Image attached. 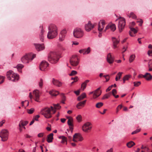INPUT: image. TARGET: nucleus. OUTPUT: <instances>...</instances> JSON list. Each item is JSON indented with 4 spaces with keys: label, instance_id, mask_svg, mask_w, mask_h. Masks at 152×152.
<instances>
[{
    "label": "nucleus",
    "instance_id": "obj_1",
    "mask_svg": "<svg viewBox=\"0 0 152 152\" xmlns=\"http://www.w3.org/2000/svg\"><path fill=\"white\" fill-rule=\"evenodd\" d=\"M49 31L47 34V38L49 39H52L58 35L57 28L55 25H51L48 28Z\"/></svg>",
    "mask_w": 152,
    "mask_h": 152
},
{
    "label": "nucleus",
    "instance_id": "obj_2",
    "mask_svg": "<svg viewBox=\"0 0 152 152\" xmlns=\"http://www.w3.org/2000/svg\"><path fill=\"white\" fill-rule=\"evenodd\" d=\"M59 59V56L58 53L56 52L50 53L48 55V61L52 64L56 63Z\"/></svg>",
    "mask_w": 152,
    "mask_h": 152
},
{
    "label": "nucleus",
    "instance_id": "obj_3",
    "mask_svg": "<svg viewBox=\"0 0 152 152\" xmlns=\"http://www.w3.org/2000/svg\"><path fill=\"white\" fill-rule=\"evenodd\" d=\"M7 76L8 79L13 82H16L19 79V75L17 74L14 73L11 70H10L7 72Z\"/></svg>",
    "mask_w": 152,
    "mask_h": 152
},
{
    "label": "nucleus",
    "instance_id": "obj_4",
    "mask_svg": "<svg viewBox=\"0 0 152 152\" xmlns=\"http://www.w3.org/2000/svg\"><path fill=\"white\" fill-rule=\"evenodd\" d=\"M36 57L35 54H26L21 58V60L23 64L28 63Z\"/></svg>",
    "mask_w": 152,
    "mask_h": 152
},
{
    "label": "nucleus",
    "instance_id": "obj_5",
    "mask_svg": "<svg viewBox=\"0 0 152 152\" xmlns=\"http://www.w3.org/2000/svg\"><path fill=\"white\" fill-rule=\"evenodd\" d=\"M40 113L47 118H50L52 117L51 110L50 108L46 107L42 109Z\"/></svg>",
    "mask_w": 152,
    "mask_h": 152
},
{
    "label": "nucleus",
    "instance_id": "obj_6",
    "mask_svg": "<svg viewBox=\"0 0 152 152\" xmlns=\"http://www.w3.org/2000/svg\"><path fill=\"white\" fill-rule=\"evenodd\" d=\"M73 34L74 37L77 38H80L84 35V32L80 28H76L73 31Z\"/></svg>",
    "mask_w": 152,
    "mask_h": 152
},
{
    "label": "nucleus",
    "instance_id": "obj_7",
    "mask_svg": "<svg viewBox=\"0 0 152 152\" xmlns=\"http://www.w3.org/2000/svg\"><path fill=\"white\" fill-rule=\"evenodd\" d=\"M118 19L119 20L118 24L119 31L121 32L125 26L126 24L125 20L124 18L121 17L118 19H117L116 21Z\"/></svg>",
    "mask_w": 152,
    "mask_h": 152
},
{
    "label": "nucleus",
    "instance_id": "obj_8",
    "mask_svg": "<svg viewBox=\"0 0 152 152\" xmlns=\"http://www.w3.org/2000/svg\"><path fill=\"white\" fill-rule=\"evenodd\" d=\"M92 125L91 123L90 122H87L85 123L82 127L83 131L86 132H89L91 130Z\"/></svg>",
    "mask_w": 152,
    "mask_h": 152
},
{
    "label": "nucleus",
    "instance_id": "obj_9",
    "mask_svg": "<svg viewBox=\"0 0 152 152\" xmlns=\"http://www.w3.org/2000/svg\"><path fill=\"white\" fill-rule=\"evenodd\" d=\"M8 135V131L7 130H2L0 133V137L1 138V140L3 141H5L7 140Z\"/></svg>",
    "mask_w": 152,
    "mask_h": 152
},
{
    "label": "nucleus",
    "instance_id": "obj_10",
    "mask_svg": "<svg viewBox=\"0 0 152 152\" xmlns=\"http://www.w3.org/2000/svg\"><path fill=\"white\" fill-rule=\"evenodd\" d=\"M71 64L74 66H77L79 64L78 58L76 56H73L70 59Z\"/></svg>",
    "mask_w": 152,
    "mask_h": 152
},
{
    "label": "nucleus",
    "instance_id": "obj_11",
    "mask_svg": "<svg viewBox=\"0 0 152 152\" xmlns=\"http://www.w3.org/2000/svg\"><path fill=\"white\" fill-rule=\"evenodd\" d=\"M83 140V138L81 135L79 133H75L73 136V140L74 142L78 141H81Z\"/></svg>",
    "mask_w": 152,
    "mask_h": 152
},
{
    "label": "nucleus",
    "instance_id": "obj_12",
    "mask_svg": "<svg viewBox=\"0 0 152 152\" xmlns=\"http://www.w3.org/2000/svg\"><path fill=\"white\" fill-rule=\"evenodd\" d=\"M48 65V63L46 61H43L39 65L40 69L43 71L45 70Z\"/></svg>",
    "mask_w": 152,
    "mask_h": 152
},
{
    "label": "nucleus",
    "instance_id": "obj_13",
    "mask_svg": "<svg viewBox=\"0 0 152 152\" xmlns=\"http://www.w3.org/2000/svg\"><path fill=\"white\" fill-rule=\"evenodd\" d=\"M94 27V25L92 24L90 21H89L88 23L85 25V30L88 32L93 28Z\"/></svg>",
    "mask_w": 152,
    "mask_h": 152
},
{
    "label": "nucleus",
    "instance_id": "obj_14",
    "mask_svg": "<svg viewBox=\"0 0 152 152\" xmlns=\"http://www.w3.org/2000/svg\"><path fill=\"white\" fill-rule=\"evenodd\" d=\"M66 33V30L65 29H63L61 31L59 35V39L60 41H62L64 39Z\"/></svg>",
    "mask_w": 152,
    "mask_h": 152
},
{
    "label": "nucleus",
    "instance_id": "obj_15",
    "mask_svg": "<svg viewBox=\"0 0 152 152\" xmlns=\"http://www.w3.org/2000/svg\"><path fill=\"white\" fill-rule=\"evenodd\" d=\"M100 87L98 88L95 91H94L93 98L94 99H95L99 96L101 93V92L99 91Z\"/></svg>",
    "mask_w": 152,
    "mask_h": 152
},
{
    "label": "nucleus",
    "instance_id": "obj_16",
    "mask_svg": "<svg viewBox=\"0 0 152 152\" xmlns=\"http://www.w3.org/2000/svg\"><path fill=\"white\" fill-rule=\"evenodd\" d=\"M52 83L53 85L58 87L61 86L62 84L61 82L54 78L52 79Z\"/></svg>",
    "mask_w": 152,
    "mask_h": 152
},
{
    "label": "nucleus",
    "instance_id": "obj_17",
    "mask_svg": "<svg viewBox=\"0 0 152 152\" xmlns=\"http://www.w3.org/2000/svg\"><path fill=\"white\" fill-rule=\"evenodd\" d=\"M109 28L111 30L114 31L116 29L115 25L114 24H109L105 28V30Z\"/></svg>",
    "mask_w": 152,
    "mask_h": 152
},
{
    "label": "nucleus",
    "instance_id": "obj_18",
    "mask_svg": "<svg viewBox=\"0 0 152 152\" xmlns=\"http://www.w3.org/2000/svg\"><path fill=\"white\" fill-rule=\"evenodd\" d=\"M107 61L110 64H112L114 61V58L112 56L110 53L108 54L107 57Z\"/></svg>",
    "mask_w": 152,
    "mask_h": 152
},
{
    "label": "nucleus",
    "instance_id": "obj_19",
    "mask_svg": "<svg viewBox=\"0 0 152 152\" xmlns=\"http://www.w3.org/2000/svg\"><path fill=\"white\" fill-rule=\"evenodd\" d=\"M36 50L38 51L42 50L45 49V46L43 44H37L35 45Z\"/></svg>",
    "mask_w": 152,
    "mask_h": 152
},
{
    "label": "nucleus",
    "instance_id": "obj_20",
    "mask_svg": "<svg viewBox=\"0 0 152 152\" xmlns=\"http://www.w3.org/2000/svg\"><path fill=\"white\" fill-rule=\"evenodd\" d=\"M112 39L113 42V48L115 49L117 47V45L119 43V41L115 37H112Z\"/></svg>",
    "mask_w": 152,
    "mask_h": 152
},
{
    "label": "nucleus",
    "instance_id": "obj_21",
    "mask_svg": "<svg viewBox=\"0 0 152 152\" xmlns=\"http://www.w3.org/2000/svg\"><path fill=\"white\" fill-rule=\"evenodd\" d=\"M33 94L35 97V100L37 102H39V91L37 90H35L33 92Z\"/></svg>",
    "mask_w": 152,
    "mask_h": 152
},
{
    "label": "nucleus",
    "instance_id": "obj_22",
    "mask_svg": "<svg viewBox=\"0 0 152 152\" xmlns=\"http://www.w3.org/2000/svg\"><path fill=\"white\" fill-rule=\"evenodd\" d=\"M143 77L145 78L146 80L149 81L151 80L152 76L150 73L147 72L143 75Z\"/></svg>",
    "mask_w": 152,
    "mask_h": 152
},
{
    "label": "nucleus",
    "instance_id": "obj_23",
    "mask_svg": "<svg viewBox=\"0 0 152 152\" xmlns=\"http://www.w3.org/2000/svg\"><path fill=\"white\" fill-rule=\"evenodd\" d=\"M130 31L129 32V35L131 37H134L135 35L132 34V32L135 34L137 32V31L133 28H130Z\"/></svg>",
    "mask_w": 152,
    "mask_h": 152
},
{
    "label": "nucleus",
    "instance_id": "obj_24",
    "mask_svg": "<svg viewBox=\"0 0 152 152\" xmlns=\"http://www.w3.org/2000/svg\"><path fill=\"white\" fill-rule=\"evenodd\" d=\"M86 100H85L83 101L80 102L78 103L76 107L78 109H80V107H83L86 104Z\"/></svg>",
    "mask_w": 152,
    "mask_h": 152
},
{
    "label": "nucleus",
    "instance_id": "obj_25",
    "mask_svg": "<svg viewBox=\"0 0 152 152\" xmlns=\"http://www.w3.org/2000/svg\"><path fill=\"white\" fill-rule=\"evenodd\" d=\"M53 133H51L48 136L47 141L48 142L50 143L52 142L53 139Z\"/></svg>",
    "mask_w": 152,
    "mask_h": 152
},
{
    "label": "nucleus",
    "instance_id": "obj_26",
    "mask_svg": "<svg viewBox=\"0 0 152 152\" xmlns=\"http://www.w3.org/2000/svg\"><path fill=\"white\" fill-rule=\"evenodd\" d=\"M49 94L53 96H56L59 94L58 91L54 90H52L49 91Z\"/></svg>",
    "mask_w": 152,
    "mask_h": 152
},
{
    "label": "nucleus",
    "instance_id": "obj_27",
    "mask_svg": "<svg viewBox=\"0 0 152 152\" xmlns=\"http://www.w3.org/2000/svg\"><path fill=\"white\" fill-rule=\"evenodd\" d=\"M86 97V94L85 93H83L80 96L78 97L77 99L78 101H80Z\"/></svg>",
    "mask_w": 152,
    "mask_h": 152
},
{
    "label": "nucleus",
    "instance_id": "obj_28",
    "mask_svg": "<svg viewBox=\"0 0 152 152\" xmlns=\"http://www.w3.org/2000/svg\"><path fill=\"white\" fill-rule=\"evenodd\" d=\"M89 82V80H86L85 82L82 83L81 85V88H83V90H84L86 88V87L87 84Z\"/></svg>",
    "mask_w": 152,
    "mask_h": 152
},
{
    "label": "nucleus",
    "instance_id": "obj_29",
    "mask_svg": "<svg viewBox=\"0 0 152 152\" xmlns=\"http://www.w3.org/2000/svg\"><path fill=\"white\" fill-rule=\"evenodd\" d=\"M44 31L42 29L41 30L40 34H39V38L41 40V41L42 42H43L44 40Z\"/></svg>",
    "mask_w": 152,
    "mask_h": 152
},
{
    "label": "nucleus",
    "instance_id": "obj_30",
    "mask_svg": "<svg viewBox=\"0 0 152 152\" xmlns=\"http://www.w3.org/2000/svg\"><path fill=\"white\" fill-rule=\"evenodd\" d=\"M135 56L134 54L131 55L129 58V61L130 63L132 62L135 59Z\"/></svg>",
    "mask_w": 152,
    "mask_h": 152
},
{
    "label": "nucleus",
    "instance_id": "obj_31",
    "mask_svg": "<svg viewBox=\"0 0 152 152\" xmlns=\"http://www.w3.org/2000/svg\"><path fill=\"white\" fill-rule=\"evenodd\" d=\"M135 145V143L133 141H131L126 144L127 146L129 148H131Z\"/></svg>",
    "mask_w": 152,
    "mask_h": 152
},
{
    "label": "nucleus",
    "instance_id": "obj_32",
    "mask_svg": "<svg viewBox=\"0 0 152 152\" xmlns=\"http://www.w3.org/2000/svg\"><path fill=\"white\" fill-rule=\"evenodd\" d=\"M148 71H152V59L150 60L148 63Z\"/></svg>",
    "mask_w": 152,
    "mask_h": 152
},
{
    "label": "nucleus",
    "instance_id": "obj_33",
    "mask_svg": "<svg viewBox=\"0 0 152 152\" xmlns=\"http://www.w3.org/2000/svg\"><path fill=\"white\" fill-rule=\"evenodd\" d=\"M84 52L83 55L87 54L89 53L91 51V48L90 47H88L87 49H84Z\"/></svg>",
    "mask_w": 152,
    "mask_h": 152
},
{
    "label": "nucleus",
    "instance_id": "obj_34",
    "mask_svg": "<svg viewBox=\"0 0 152 152\" xmlns=\"http://www.w3.org/2000/svg\"><path fill=\"white\" fill-rule=\"evenodd\" d=\"M59 138L62 139V140L61 141V143H64L65 142H66V137L64 136H60L59 137Z\"/></svg>",
    "mask_w": 152,
    "mask_h": 152
},
{
    "label": "nucleus",
    "instance_id": "obj_35",
    "mask_svg": "<svg viewBox=\"0 0 152 152\" xmlns=\"http://www.w3.org/2000/svg\"><path fill=\"white\" fill-rule=\"evenodd\" d=\"M72 118L70 117L68 121L67 124L69 126H72L73 125L72 124Z\"/></svg>",
    "mask_w": 152,
    "mask_h": 152
},
{
    "label": "nucleus",
    "instance_id": "obj_36",
    "mask_svg": "<svg viewBox=\"0 0 152 152\" xmlns=\"http://www.w3.org/2000/svg\"><path fill=\"white\" fill-rule=\"evenodd\" d=\"M111 92L105 94L102 98V99H107L109 97L111 94Z\"/></svg>",
    "mask_w": 152,
    "mask_h": 152
},
{
    "label": "nucleus",
    "instance_id": "obj_37",
    "mask_svg": "<svg viewBox=\"0 0 152 152\" xmlns=\"http://www.w3.org/2000/svg\"><path fill=\"white\" fill-rule=\"evenodd\" d=\"M129 18H132L133 19H136L137 18L136 15L133 12H131L129 15H128Z\"/></svg>",
    "mask_w": 152,
    "mask_h": 152
},
{
    "label": "nucleus",
    "instance_id": "obj_38",
    "mask_svg": "<svg viewBox=\"0 0 152 152\" xmlns=\"http://www.w3.org/2000/svg\"><path fill=\"white\" fill-rule=\"evenodd\" d=\"M130 77V75H125L123 78V83H124L125 81L126 80H128Z\"/></svg>",
    "mask_w": 152,
    "mask_h": 152
},
{
    "label": "nucleus",
    "instance_id": "obj_39",
    "mask_svg": "<svg viewBox=\"0 0 152 152\" xmlns=\"http://www.w3.org/2000/svg\"><path fill=\"white\" fill-rule=\"evenodd\" d=\"M103 105V104L102 102H99L97 103L96 105V107L99 108L102 107Z\"/></svg>",
    "mask_w": 152,
    "mask_h": 152
},
{
    "label": "nucleus",
    "instance_id": "obj_40",
    "mask_svg": "<svg viewBox=\"0 0 152 152\" xmlns=\"http://www.w3.org/2000/svg\"><path fill=\"white\" fill-rule=\"evenodd\" d=\"M39 85L40 88L42 87L43 85V80L42 78H41L39 82Z\"/></svg>",
    "mask_w": 152,
    "mask_h": 152
},
{
    "label": "nucleus",
    "instance_id": "obj_41",
    "mask_svg": "<svg viewBox=\"0 0 152 152\" xmlns=\"http://www.w3.org/2000/svg\"><path fill=\"white\" fill-rule=\"evenodd\" d=\"M104 26H102L100 24L98 25V30L99 31H101L103 30L104 27Z\"/></svg>",
    "mask_w": 152,
    "mask_h": 152
},
{
    "label": "nucleus",
    "instance_id": "obj_42",
    "mask_svg": "<svg viewBox=\"0 0 152 152\" xmlns=\"http://www.w3.org/2000/svg\"><path fill=\"white\" fill-rule=\"evenodd\" d=\"M20 122L21 126H26L28 123V121H21Z\"/></svg>",
    "mask_w": 152,
    "mask_h": 152
},
{
    "label": "nucleus",
    "instance_id": "obj_43",
    "mask_svg": "<svg viewBox=\"0 0 152 152\" xmlns=\"http://www.w3.org/2000/svg\"><path fill=\"white\" fill-rule=\"evenodd\" d=\"M53 105L55 110L56 109H59L61 108V106L58 104H53Z\"/></svg>",
    "mask_w": 152,
    "mask_h": 152
},
{
    "label": "nucleus",
    "instance_id": "obj_44",
    "mask_svg": "<svg viewBox=\"0 0 152 152\" xmlns=\"http://www.w3.org/2000/svg\"><path fill=\"white\" fill-rule=\"evenodd\" d=\"M34 110L33 108H31L30 109L27 110V111L28 113L31 114L34 112Z\"/></svg>",
    "mask_w": 152,
    "mask_h": 152
},
{
    "label": "nucleus",
    "instance_id": "obj_45",
    "mask_svg": "<svg viewBox=\"0 0 152 152\" xmlns=\"http://www.w3.org/2000/svg\"><path fill=\"white\" fill-rule=\"evenodd\" d=\"M5 77L2 76H0V84L2 83L4 81Z\"/></svg>",
    "mask_w": 152,
    "mask_h": 152
},
{
    "label": "nucleus",
    "instance_id": "obj_46",
    "mask_svg": "<svg viewBox=\"0 0 152 152\" xmlns=\"http://www.w3.org/2000/svg\"><path fill=\"white\" fill-rule=\"evenodd\" d=\"M141 83L140 81L134 82V86L136 87L138 86L141 84Z\"/></svg>",
    "mask_w": 152,
    "mask_h": 152
},
{
    "label": "nucleus",
    "instance_id": "obj_47",
    "mask_svg": "<svg viewBox=\"0 0 152 152\" xmlns=\"http://www.w3.org/2000/svg\"><path fill=\"white\" fill-rule=\"evenodd\" d=\"M23 67L24 66L23 64H19L17 65L16 67L17 69H21L23 68Z\"/></svg>",
    "mask_w": 152,
    "mask_h": 152
},
{
    "label": "nucleus",
    "instance_id": "obj_48",
    "mask_svg": "<svg viewBox=\"0 0 152 152\" xmlns=\"http://www.w3.org/2000/svg\"><path fill=\"white\" fill-rule=\"evenodd\" d=\"M99 24H100L102 26H104L105 21L104 20H101L99 22Z\"/></svg>",
    "mask_w": 152,
    "mask_h": 152
},
{
    "label": "nucleus",
    "instance_id": "obj_49",
    "mask_svg": "<svg viewBox=\"0 0 152 152\" xmlns=\"http://www.w3.org/2000/svg\"><path fill=\"white\" fill-rule=\"evenodd\" d=\"M76 119L78 122H80L81 121L82 116L80 115H78L76 117Z\"/></svg>",
    "mask_w": 152,
    "mask_h": 152
},
{
    "label": "nucleus",
    "instance_id": "obj_50",
    "mask_svg": "<svg viewBox=\"0 0 152 152\" xmlns=\"http://www.w3.org/2000/svg\"><path fill=\"white\" fill-rule=\"evenodd\" d=\"M77 73L76 71L75 70L72 71L69 75L70 76H72L76 75Z\"/></svg>",
    "mask_w": 152,
    "mask_h": 152
},
{
    "label": "nucleus",
    "instance_id": "obj_51",
    "mask_svg": "<svg viewBox=\"0 0 152 152\" xmlns=\"http://www.w3.org/2000/svg\"><path fill=\"white\" fill-rule=\"evenodd\" d=\"M140 129H137L136 130L133 132L132 133V134H136L139 132H140Z\"/></svg>",
    "mask_w": 152,
    "mask_h": 152
},
{
    "label": "nucleus",
    "instance_id": "obj_52",
    "mask_svg": "<svg viewBox=\"0 0 152 152\" xmlns=\"http://www.w3.org/2000/svg\"><path fill=\"white\" fill-rule=\"evenodd\" d=\"M112 93L113 95L115 96V94L117 93V91L115 89H113L112 90Z\"/></svg>",
    "mask_w": 152,
    "mask_h": 152
},
{
    "label": "nucleus",
    "instance_id": "obj_53",
    "mask_svg": "<svg viewBox=\"0 0 152 152\" xmlns=\"http://www.w3.org/2000/svg\"><path fill=\"white\" fill-rule=\"evenodd\" d=\"M137 23H139L140 24H139V25L141 26H142L143 21L142 19H140L139 20L137 21Z\"/></svg>",
    "mask_w": 152,
    "mask_h": 152
},
{
    "label": "nucleus",
    "instance_id": "obj_54",
    "mask_svg": "<svg viewBox=\"0 0 152 152\" xmlns=\"http://www.w3.org/2000/svg\"><path fill=\"white\" fill-rule=\"evenodd\" d=\"M122 74V72H119L118 74H117V76L118 77V79H120L121 78V76Z\"/></svg>",
    "mask_w": 152,
    "mask_h": 152
},
{
    "label": "nucleus",
    "instance_id": "obj_55",
    "mask_svg": "<svg viewBox=\"0 0 152 152\" xmlns=\"http://www.w3.org/2000/svg\"><path fill=\"white\" fill-rule=\"evenodd\" d=\"M50 108H51V109L50 108V109L51 111H53V113H55L56 111V110H55V108L53 107L52 106H51Z\"/></svg>",
    "mask_w": 152,
    "mask_h": 152
},
{
    "label": "nucleus",
    "instance_id": "obj_56",
    "mask_svg": "<svg viewBox=\"0 0 152 152\" xmlns=\"http://www.w3.org/2000/svg\"><path fill=\"white\" fill-rule=\"evenodd\" d=\"M72 80H74L75 81H77L78 80V78L77 77H72L71 78Z\"/></svg>",
    "mask_w": 152,
    "mask_h": 152
},
{
    "label": "nucleus",
    "instance_id": "obj_57",
    "mask_svg": "<svg viewBox=\"0 0 152 152\" xmlns=\"http://www.w3.org/2000/svg\"><path fill=\"white\" fill-rule=\"evenodd\" d=\"M113 87V85H112L111 86H109L108 88H107V89L106 90V91L108 92V91H110L111 89V88Z\"/></svg>",
    "mask_w": 152,
    "mask_h": 152
},
{
    "label": "nucleus",
    "instance_id": "obj_58",
    "mask_svg": "<svg viewBox=\"0 0 152 152\" xmlns=\"http://www.w3.org/2000/svg\"><path fill=\"white\" fill-rule=\"evenodd\" d=\"M148 54L149 56H152V50H149L148 52Z\"/></svg>",
    "mask_w": 152,
    "mask_h": 152
},
{
    "label": "nucleus",
    "instance_id": "obj_59",
    "mask_svg": "<svg viewBox=\"0 0 152 152\" xmlns=\"http://www.w3.org/2000/svg\"><path fill=\"white\" fill-rule=\"evenodd\" d=\"M44 133H41L38 134V137H41L43 136Z\"/></svg>",
    "mask_w": 152,
    "mask_h": 152
},
{
    "label": "nucleus",
    "instance_id": "obj_60",
    "mask_svg": "<svg viewBox=\"0 0 152 152\" xmlns=\"http://www.w3.org/2000/svg\"><path fill=\"white\" fill-rule=\"evenodd\" d=\"M39 117V115H36L35 117L34 118V120L36 121H38V119Z\"/></svg>",
    "mask_w": 152,
    "mask_h": 152
},
{
    "label": "nucleus",
    "instance_id": "obj_61",
    "mask_svg": "<svg viewBox=\"0 0 152 152\" xmlns=\"http://www.w3.org/2000/svg\"><path fill=\"white\" fill-rule=\"evenodd\" d=\"M74 92L77 95H78L80 94V91L79 90H77L75 91Z\"/></svg>",
    "mask_w": 152,
    "mask_h": 152
},
{
    "label": "nucleus",
    "instance_id": "obj_62",
    "mask_svg": "<svg viewBox=\"0 0 152 152\" xmlns=\"http://www.w3.org/2000/svg\"><path fill=\"white\" fill-rule=\"evenodd\" d=\"M5 122V121L3 120L1 121L0 122V127L1 126H2L3 124Z\"/></svg>",
    "mask_w": 152,
    "mask_h": 152
},
{
    "label": "nucleus",
    "instance_id": "obj_63",
    "mask_svg": "<svg viewBox=\"0 0 152 152\" xmlns=\"http://www.w3.org/2000/svg\"><path fill=\"white\" fill-rule=\"evenodd\" d=\"M72 45H77L79 44V42H73Z\"/></svg>",
    "mask_w": 152,
    "mask_h": 152
},
{
    "label": "nucleus",
    "instance_id": "obj_64",
    "mask_svg": "<svg viewBox=\"0 0 152 152\" xmlns=\"http://www.w3.org/2000/svg\"><path fill=\"white\" fill-rule=\"evenodd\" d=\"M66 120L65 118H63L61 119V122L63 123H64Z\"/></svg>",
    "mask_w": 152,
    "mask_h": 152
}]
</instances>
